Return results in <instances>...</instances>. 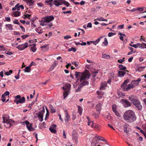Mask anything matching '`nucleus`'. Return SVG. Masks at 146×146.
I'll use <instances>...</instances> for the list:
<instances>
[{
    "mask_svg": "<svg viewBox=\"0 0 146 146\" xmlns=\"http://www.w3.org/2000/svg\"><path fill=\"white\" fill-rule=\"evenodd\" d=\"M25 1L27 3V5L29 6H32L34 5V1L33 0H23Z\"/></svg>",
    "mask_w": 146,
    "mask_h": 146,
    "instance_id": "dca6fc26",
    "label": "nucleus"
},
{
    "mask_svg": "<svg viewBox=\"0 0 146 146\" xmlns=\"http://www.w3.org/2000/svg\"><path fill=\"white\" fill-rule=\"evenodd\" d=\"M133 105L135 106L139 110H142V107L141 104L140 102L139 101Z\"/></svg>",
    "mask_w": 146,
    "mask_h": 146,
    "instance_id": "6ab92c4d",
    "label": "nucleus"
},
{
    "mask_svg": "<svg viewBox=\"0 0 146 146\" xmlns=\"http://www.w3.org/2000/svg\"><path fill=\"white\" fill-rule=\"evenodd\" d=\"M124 119L127 122L132 123L136 119L135 112L131 110L125 111L123 115Z\"/></svg>",
    "mask_w": 146,
    "mask_h": 146,
    "instance_id": "f03ea898",
    "label": "nucleus"
},
{
    "mask_svg": "<svg viewBox=\"0 0 146 146\" xmlns=\"http://www.w3.org/2000/svg\"><path fill=\"white\" fill-rule=\"evenodd\" d=\"M20 12L17 11L14 13V15L15 17H17L20 15Z\"/></svg>",
    "mask_w": 146,
    "mask_h": 146,
    "instance_id": "c03bdc74",
    "label": "nucleus"
},
{
    "mask_svg": "<svg viewBox=\"0 0 146 146\" xmlns=\"http://www.w3.org/2000/svg\"><path fill=\"white\" fill-rule=\"evenodd\" d=\"M104 19L102 17H99L97 18L95 20H97L99 21H103Z\"/></svg>",
    "mask_w": 146,
    "mask_h": 146,
    "instance_id": "de8ad7c7",
    "label": "nucleus"
},
{
    "mask_svg": "<svg viewBox=\"0 0 146 146\" xmlns=\"http://www.w3.org/2000/svg\"><path fill=\"white\" fill-rule=\"evenodd\" d=\"M118 67L120 70H125L126 68V67L123 66L122 64L119 65Z\"/></svg>",
    "mask_w": 146,
    "mask_h": 146,
    "instance_id": "f704fd0d",
    "label": "nucleus"
},
{
    "mask_svg": "<svg viewBox=\"0 0 146 146\" xmlns=\"http://www.w3.org/2000/svg\"><path fill=\"white\" fill-rule=\"evenodd\" d=\"M62 4L65 5L67 7H68L70 5V4L68 2L64 0H62Z\"/></svg>",
    "mask_w": 146,
    "mask_h": 146,
    "instance_id": "4c0bfd02",
    "label": "nucleus"
},
{
    "mask_svg": "<svg viewBox=\"0 0 146 146\" xmlns=\"http://www.w3.org/2000/svg\"><path fill=\"white\" fill-rule=\"evenodd\" d=\"M104 36H100L99 38H98L96 41H94L93 44L95 45H96L97 44H98L99 41H100V39L102 38Z\"/></svg>",
    "mask_w": 146,
    "mask_h": 146,
    "instance_id": "bb28decb",
    "label": "nucleus"
},
{
    "mask_svg": "<svg viewBox=\"0 0 146 146\" xmlns=\"http://www.w3.org/2000/svg\"><path fill=\"white\" fill-rule=\"evenodd\" d=\"M137 47H139V48H144L142 46V45L141 44H140L139 43H137Z\"/></svg>",
    "mask_w": 146,
    "mask_h": 146,
    "instance_id": "864d4df0",
    "label": "nucleus"
},
{
    "mask_svg": "<svg viewBox=\"0 0 146 146\" xmlns=\"http://www.w3.org/2000/svg\"><path fill=\"white\" fill-rule=\"evenodd\" d=\"M56 125L55 124L52 125L50 127L49 130L52 133H55L56 132L55 130Z\"/></svg>",
    "mask_w": 146,
    "mask_h": 146,
    "instance_id": "f3484780",
    "label": "nucleus"
},
{
    "mask_svg": "<svg viewBox=\"0 0 146 146\" xmlns=\"http://www.w3.org/2000/svg\"><path fill=\"white\" fill-rule=\"evenodd\" d=\"M129 82V80H126L124 82L123 84L121 85V87L122 90L123 88H126L127 86V84Z\"/></svg>",
    "mask_w": 146,
    "mask_h": 146,
    "instance_id": "412c9836",
    "label": "nucleus"
},
{
    "mask_svg": "<svg viewBox=\"0 0 146 146\" xmlns=\"http://www.w3.org/2000/svg\"><path fill=\"white\" fill-rule=\"evenodd\" d=\"M75 75L78 81L79 80L80 83L78 85L77 88L76 90L77 92H80L82 87L83 86L88 84L89 82L87 80L90 76V74L88 72L81 73L76 72Z\"/></svg>",
    "mask_w": 146,
    "mask_h": 146,
    "instance_id": "f257e3e1",
    "label": "nucleus"
},
{
    "mask_svg": "<svg viewBox=\"0 0 146 146\" xmlns=\"http://www.w3.org/2000/svg\"><path fill=\"white\" fill-rule=\"evenodd\" d=\"M25 101V98L24 97H22L21 98H19L18 100H15V102L17 104H18L19 103H24Z\"/></svg>",
    "mask_w": 146,
    "mask_h": 146,
    "instance_id": "2eb2a0df",
    "label": "nucleus"
},
{
    "mask_svg": "<svg viewBox=\"0 0 146 146\" xmlns=\"http://www.w3.org/2000/svg\"><path fill=\"white\" fill-rule=\"evenodd\" d=\"M31 15L28 14H27L25 15H23V18L24 19H25L26 18H28L29 19V17L31 16Z\"/></svg>",
    "mask_w": 146,
    "mask_h": 146,
    "instance_id": "09e8293b",
    "label": "nucleus"
},
{
    "mask_svg": "<svg viewBox=\"0 0 146 146\" xmlns=\"http://www.w3.org/2000/svg\"><path fill=\"white\" fill-rule=\"evenodd\" d=\"M120 102L125 108H127L131 106L130 102L125 99L121 100Z\"/></svg>",
    "mask_w": 146,
    "mask_h": 146,
    "instance_id": "1a4fd4ad",
    "label": "nucleus"
},
{
    "mask_svg": "<svg viewBox=\"0 0 146 146\" xmlns=\"http://www.w3.org/2000/svg\"><path fill=\"white\" fill-rule=\"evenodd\" d=\"M123 130L126 133H128V131L127 130L126 126H124L123 127Z\"/></svg>",
    "mask_w": 146,
    "mask_h": 146,
    "instance_id": "bf43d9fd",
    "label": "nucleus"
},
{
    "mask_svg": "<svg viewBox=\"0 0 146 146\" xmlns=\"http://www.w3.org/2000/svg\"><path fill=\"white\" fill-rule=\"evenodd\" d=\"M118 34L120 35V36H119V38L122 41H123L124 40L123 39V36H122V35L121 34H122V33H121L120 32H119Z\"/></svg>",
    "mask_w": 146,
    "mask_h": 146,
    "instance_id": "79ce46f5",
    "label": "nucleus"
},
{
    "mask_svg": "<svg viewBox=\"0 0 146 146\" xmlns=\"http://www.w3.org/2000/svg\"><path fill=\"white\" fill-rule=\"evenodd\" d=\"M45 112V110L44 107L43 108L42 110L39 112L37 113V115L38 118V119L40 122L43 120V115Z\"/></svg>",
    "mask_w": 146,
    "mask_h": 146,
    "instance_id": "423d86ee",
    "label": "nucleus"
},
{
    "mask_svg": "<svg viewBox=\"0 0 146 146\" xmlns=\"http://www.w3.org/2000/svg\"><path fill=\"white\" fill-rule=\"evenodd\" d=\"M97 93L98 95V97L100 98L102 97L104 95V92L102 91H98L97 92Z\"/></svg>",
    "mask_w": 146,
    "mask_h": 146,
    "instance_id": "5701e85b",
    "label": "nucleus"
},
{
    "mask_svg": "<svg viewBox=\"0 0 146 146\" xmlns=\"http://www.w3.org/2000/svg\"><path fill=\"white\" fill-rule=\"evenodd\" d=\"M5 20L7 21L10 22L11 21L10 18L9 17H6Z\"/></svg>",
    "mask_w": 146,
    "mask_h": 146,
    "instance_id": "69168bd1",
    "label": "nucleus"
},
{
    "mask_svg": "<svg viewBox=\"0 0 146 146\" xmlns=\"http://www.w3.org/2000/svg\"><path fill=\"white\" fill-rule=\"evenodd\" d=\"M128 99L133 105L139 101L138 98L134 95H131L129 96Z\"/></svg>",
    "mask_w": 146,
    "mask_h": 146,
    "instance_id": "6e6552de",
    "label": "nucleus"
},
{
    "mask_svg": "<svg viewBox=\"0 0 146 146\" xmlns=\"http://www.w3.org/2000/svg\"><path fill=\"white\" fill-rule=\"evenodd\" d=\"M103 44L105 46H107L108 44V42L106 38H104V41L103 42Z\"/></svg>",
    "mask_w": 146,
    "mask_h": 146,
    "instance_id": "49530a36",
    "label": "nucleus"
},
{
    "mask_svg": "<svg viewBox=\"0 0 146 146\" xmlns=\"http://www.w3.org/2000/svg\"><path fill=\"white\" fill-rule=\"evenodd\" d=\"M124 24L119 25L117 27V29H123L124 28Z\"/></svg>",
    "mask_w": 146,
    "mask_h": 146,
    "instance_id": "3c124183",
    "label": "nucleus"
},
{
    "mask_svg": "<svg viewBox=\"0 0 146 146\" xmlns=\"http://www.w3.org/2000/svg\"><path fill=\"white\" fill-rule=\"evenodd\" d=\"M54 19V17L52 15L47 16L44 18H42L41 21H39L40 24L42 26L47 25L48 23H50L51 21Z\"/></svg>",
    "mask_w": 146,
    "mask_h": 146,
    "instance_id": "20e7f679",
    "label": "nucleus"
},
{
    "mask_svg": "<svg viewBox=\"0 0 146 146\" xmlns=\"http://www.w3.org/2000/svg\"><path fill=\"white\" fill-rule=\"evenodd\" d=\"M88 28H91L92 27V24L91 23H89L87 24V25L86 26Z\"/></svg>",
    "mask_w": 146,
    "mask_h": 146,
    "instance_id": "e2e57ef3",
    "label": "nucleus"
},
{
    "mask_svg": "<svg viewBox=\"0 0 146 146\" xmlns=\"http://www.w3.org/2000/svg\"><path fill=\"white\" fill-rule=\"evenodd\" d=\"M102 57L103 58L107 59H109L110 58V56L109 55L105 54H102Z\"/></svg>",
    "mask_w": 146,
    "mask_h": 146,
    "instance_id": "72a5a7b5",
    "label": "nucleus"
},
{
    "mask_svg": "<svg viewBox=\"0 0 146 146\" xmlns=\"http://www.w3.org/2000/svg\"><path fill=\"white\" fill-rule=\"evenodd\" d=\"M28 46V44L27 42H26L24 44L21 45H19L16 46V48H17L20 50H22L25 49Z\"/></svg>",
    "mask_w": 146,
    "mask_h": 146,
    "instance_id": "9d476101",
    "label": "nucleus"
},
{
    "mask_svg": "<svg viewBox=\"0 0 146 146\" xmlns=\"http://www.w3.org/2000/svg\"><path fill=\"white\" fill-rule=\"evenodd\" d=\"M64 111L65 112L64 120L65 123H66L68 121L70 120V118L67 111L65 110Z\"/></svg>",
    "mask_w": 146,
    "mask_h": 146,
    "instance_id": "f8f14e48",
    "label": "nucleus"
},
{
    "mask_svg": "<svg viewBox=\"0 0 146 146\" xmlns=\"http://www.w3.org/2000/svg\"><path fill=\"white\" fill-rule=\"evenodd\" d=\"M102 105L100 103L98 104L96 106V109L97 111L100 112L101 110Z\"/></svg>",
    "mask_w": 146,
    "mask_h": 146,
    "instance_id": "a878e982",
    "label": "nucleus"
},
{
    "mask_svg": "<svg viewBox=\"0 0 146 146\" xmlns=\"http://www.w3.org/2000/svg\"><path fill=\"white\" fill-rule=\"evenodd\" d=\"M23 123H25L26 124L27 127L29 131H33L35 129L32 127V124L30 123L27 121H25Z\"/></svg>",
    "mask_w": 146,
    "mask_h": 146,
    "instance_id": "9b49d317",
    "label": "nucleus"
},
{
    "mask_svg": "<svg viewBox=\"0 0 146 146\" xmlns=\"http://www.w3.org/2000/svg\"><path fill=\"white\" fill-rule=\"evenodd\" d=\"M106 119L108 120L111 121L112 119V117L109 115H107L106 116Z\"/></svg>",
    "mask_w": 146,
    "mask_h": 146,
    "instance_id": "8fccbe9b",
    "label": "nucleus"
},
{
    "mask_svg": "<svg viewBox=\"0 0 146 146\" xmlns=\"http://www.w3.org/2000/svg\"><path fill=\"white\" fill-rule=\"evenodd\" d=\"M94 138H95V139H98L99 140H100V139H103V137H102L99 136H98L96 135L95 137Z\"/></svg>",
    "mask_w": 146,
    "mask_h": 146,
    "instance_id": "37998d69",
    "label": "nucleus"
},
{
    "mask_svg": "<svg viewBox=\"0 0 146 146\" xmlns=\"http://www.w3.org/2000/svg\"><path fill=\"white\" fill-rule=\"evenodd\" d=\"M124 59V58H123V59H120L119 60H118L117 62L119 63H122L123 62L125 61Z\"/></svg>",
    "mask_w": 146,
    "mask_h": 146,
    "instance_id": "6e6d98bb",
    "label": "nucleus"
},
{
    "mask_svg": "<svg viewBox=\"0 0 146 146\" xmlns=\"http://www.w3.org/2000/svg\"><path fill=\"white\" fill-rule=\"evenodd\" d=\"M98 141L95 138H93L92 141L91 143V146H96L98 143Z\"/></svg>",
    "mask_w": 146,
    "mask_h": 146,
    "instance_id": "b1692460",
    "label": "nucleus"
},
{
    "mask_svg": "<svg viewBox=\"0 0 146 146\" xmlns=\"http://www.w3.org/2000/svg\"><path fill=\"white\" fill-rule=\"evenodd\" d=\"M78 135L76 131L75 130L73 131L72 134V139L74 141V142L76 144H77L78 142Z\"/></svg>",
    "mask_w": 146,
    "mask_h": 146,
    "instance_id": "0eeeda50",
    "label": "nucleus"
},
{
    "mask_svg": "<svg viewBox=\"0 0 146 146\" xmlns=\"http://www.w3.org/2000/svg\"><path fill=\"white\" fill-rule=\"evenodd\" d=\"M91 127L94 128L96 130L98 131L99 130L100 126L98 124L96 123H93L91 125Z\"/></svg>",
    "mask_w": 146,
    "mask_h": 146,
    "instance_id": "a211bd4d",
    "label": "nucleus"
},
{
    "mask_svg": "<svg viewBox=\"0 0 146 146\" xmlns=\"http://www.w3.org/2000/svg\"><path fill=\"white\" fill-rule=\"evenodd\" d=\"M36 44H34L33 46L31 48V50L33 52H35L36 50Z\"/></svg>",
    "mask_w": 146,
    "mask_h": 146,
    "instance_id": "2f4dec72",
    "label": "nucleus"
},
{
    "mask_svg": "<svg viewBox=\"0 0 146 146\" xmlns=\"http://www.w3.org/2000/svg\"><path fill=\"white\" fill-rule=\"evenodd\" d=\"M143 11V9L141 7H138L137 9V11Z\"/></svg>",
    "mask_w": 146,
    "mask_h": 146,
    "instance_id": "338daca9",
    "label": "nucleus"
},
{
    "mask_svg": "<svg viewBox=\"0 0 146 146\" xmlns=\"http://www.w3.org/2000/svg\"><path fill=\"white\" fill-rule=\"evenodd\" d=\"M114 112L115 113V114L117 116L119 117H121L120 114V113H119V112L117 111H115Z\"/></svg>",
    "mask_w": 146,
    "mask_h": 146,
    "instance_id": "5fc2aeb1",
    "label": "nucleus"
},
{
    "mask_svg": "<svg viewBox=\"0 0 146 146\" xmlns=\"http://www.w3.org/2000/svg\"><path fill=\"white\" fill-rule=\"evenodd\" d=\"M134 87V86H133L131 83L128 85V86L125 88H123V91H127L131 89H132Z\"/></svg>",
    "mask_w": 146,
    "mask_h": 146,
    "instance_id": "ddd939ff",
    "label": "nucleus"
},
{
    "mask_svg": "<svg viewBox=\"0 0 146 146\" xmlns=\"http://www.w3.org/2000/svg\"><path fill=\"white\" fill-rule=\"evenodd\" d=\"M98 73V71H94L92 72V76H93L94 77H95L96 76V74Z\"/></svg>",
    "mask_w": 146,
    "mask_h": 146,
    "instance_id": "603ef678",
    "label": "nucleus"
},
{
    "mask_svg": "<svg viewBox=\"0 0 146 146\" xmlns=\"http://www.w3.org/2000/svg\"><path fill=\"white\" fill-rule=\"evenodd\" d=\"M126 74V72L125 71H119L118 73V76L119 77H123Z\"/></svg>",
    "mask_w": 146,
    "mask_h": 146,
    "instance_id": "393cba45",
    "label": "nucleus"
},
{
    "mask_svg": "<svg viewBox=\"0 0 146 146\" xmlns=\"http://www.w3.org/2000/svg\"><path fill=\"white\" fill-rule=\"evenodd\" d=\"M112 110L113 112L117 111V107L116 106L115 104H113L112 105Z\"/></svg>",
    "mask_w": 146,
    "mask_h": 146,
    "instance_id": "ea45409f",
    "label": "nucleus"
},
{
    "mask_svg": "<svg viewBox=\"0 0 146 146\" xmlns=\"http://www.w3.org/2000/svg\"><path fill=\"white\" fill-rule=\"evenodd\" d=\"M3 119L2 122L4 123V126L7 128H10L15 122L14 120L9 119V117L7 115L3 117Z\"/></svg>",
    "mask_w": 146,
    "mask_h": 146,
    "instance_id": "7ed1b4c3",
    "label": "nucleus"
},
{
    "mask_svg": "<svg viewBox=\"0 0 146 146\" xmlns=\"http://www.w3.org/2000/svg\"><path fill=\"white\" fill-rule=\"evenodd\" d=\"M29 36V35H25L21 36V37L23 39Z\"/></svg>",
    "mask_w": 146,
    "mask_h": 146,
    "instance_id": "774afa93",
    "label": "nucleus"
},
{
    "mask_svg": "<svg viewBox=\"0 0 146 146\" xmlns=\"http://www.w3.org/2000/svg\"><path fill=\"white\" fill-rule=\"evenodd\" d=\"M71 36L70 35H67L66 36H64V38L65 39H68L69 38H71Z\"/></svg>",
    "mask_w": 146,
    "mask_h": 146,
    "instance_id": "4d7b16f0",
    "label": "nucleus"
},
{
    "mask_svg": "<svg viewBox=\"0 0 146 146\" xmlns=\"http://www.w3.org/2000/svg\"><path fill=\"white\" fill-rule=\"evenodd\" d=\"M5 26L8 30H12L13 29L12 26L11 24H6L5 25Z\"/></svg>",
    "mask_w": 146,
    "mask_h": 146,
    "instance_id": "7c9ffc66",
    "label": "nucleus"
},
{
    "mask_svg": "<svg viewBox=\"0 0 146 146\" xmlns=\"http://www.w3.org/2000/svg\"><path fill=\"white\" fill-rule=\"evenodd\" d=\"M72 64L74 65L76 67H77L78 66V64L75 62H71Z\"/></svg>",
    "mask_w": 146,
    "mask_h": 146,
    "instance_id": "0e129e2a",
    "label": "nucleus"
},
{
    "mask_svg": "<svg viewBox=\"0 0 146 146\" xmlns=\"http://www.w3.org/2000/svg\"><path fill=\"white\" fill-rule=\"evenodd\" d=\"M114 34H115L114 33L110 32L108 33V35L109 37H111Z\"/></svg>",
    "mask_w": 146,
    "mask_h": 146,
    "instance_id": "052dcab7",
    "label": "nucleus"
},
{
    "mask_svg": "<svg viewBox=\"0 0 146 146\" xmlns=\"http://www.w3.org/2000/svg\"><path fill=\"white\" fill-rule=\"evenodd\" d=\"M36 32L39 34H41L42 33V30L41 29V27H38L35 30Z\"/></svg>",
    "mask_w": 146,
    "mask_h": 146,
    "instance_id": "c85d7f7f",
    "label": "nucleus"
},
{
    "mask_svg": "<svg viewBox=\"0 0 146 146\" xmlns=\"http://www.w3.org/2000/svg\"><path fill=\"white\" fill-rule=\"evenodd\" d=\"M12 73V70H10L9 71H7L5 72V75L7 76L10 75Z\"/></svg>",
    "mask_w": 146,
    "mask_h": 146,
    "instance_id": "a18cd8bd",
    "label": "nucleus"
},
{
    "mask_svg": "<svg viewBox=\"0 0 146 146\" xmlns=\"http://www.w3.org/2000/svg\"><path fill=\"white\" fill-rule=\"evenodd\" d=\"M80 42H81L80 43V42H75V44L77 45H80L82 46L83 45H86V42H83L81 41H80Z\"/></svg>",
    "mask_w": 146,
    "mask_h": 146,
    "instance_id": "c756f323",
    "label": "nucleus"
},
{
    "mask_svg": "<svg viewBox=\"0 0 146 146\" xmlns=\"http://www.w3.org/2000/svg\"><path fill=\"white\" fill-rule=\"evenodd\" d=\"M30 66H27L26 67L24 71L25 72H30Z\"/></svg>",
    "mask_w": 146,
    "mask_h": 146,
    "instance_id": "c9c22d12",
    "label": "nucleus"
},
{
    "mask_svg": "<svg viewBox=\"0 0 146 146\" xmlns=\"http://www.w3.org/2000/svg\"><path fill=\"white\" fill-rule=\"evenodd\" d=\"M107 84L106 82H103L101 83L100 89L104 90L107 87Z\"/></svg>",
    "mask_w": 146,
    "mask_h": 146,
    "instance_id": "4be33fe9",
    "label": "nucleus"
},
{
    "mask_svg": "<svg viewBox=\"0 0 146 146\" xmlns=\"http://www.w3.org/2000/svg\"><path fill=\"white\" fill-rule=\"evenodd\" d=\"M93 123V122H92L90 120H89L88 121L87 124L90 126V125H91Z\"/></svg>",
    "mask_w": 146,
    "mask_h": 146,
    "instance_id": "680f3d73",
    "label": "nucleus"
},
{
    "mask_svg": "<svg viewBox=\"0 0 146 146\" xmlns=\"http://www.w3.org/2000/svg\"><path fill=\"white\" fill-rule=\"evenodd\" d=\"M50 108L52 113H54L56 111V110L52 106H50Z\"/></svg>",
    "mask_w": 146,
    "mask_h": 146,
    "instance_id": "58836bf2",
    "label": "nucleus"
},
{
    "mask_svg": "<svg viewBox=\"0 0 146 146\" xmlns=\"http://www.w3.org/2000/svg\"><path fill=\"white\" fill-rule=\"evenodd\" d=\"M58 64V61H55L52 65V66L50 67V69L52 70H53L54 68Z\"/></svg>",
    "mask_w": 146,
    "mask_h": 146,
    "instance_id": "cd10ccee",
    "label": "nucleus"
},
{
    "mask_svg": "<svg viewBox=\"0 0 146 146\" xmlns=\"http://www.w3.org/2000/svg\"><path fill=\"white\" fill-rule=\"evenodd\" d=\"M78 112L80 115H82V108L80 106H78Z\"/></svg>",
    "mask_w": 146,
    "mask_h": 146,
    "instance_id": "473e14b6",
    "label": "nucleus"
},
{
    "mask_svg": "<svg viewBox=\"0 0 146 146\" xmlns=\"http://www.w3.org/2000/svg\"><path fill=\"white\" fill-rule=\"evenodd\" d=\"M63 136L64 138V139L66 138V132L64 130H63Z\"/></svg>",
    "mask_w": 146,
    "mask_h": 146,
    "instance_id": "13d9d810",
    "label": "nucleus"
},
{
    "mask_svg": "<svg viewBox=\"0 0 146 146\" xmlns=\"http://www.w3.org/2000/svg\"><path fill=\"white\" fill-rule=\"evenodd\" d=\"M9 93L8 91H6L3 94L1 97V98H4L6 96H8L9 95Z\"/></svg>",
    "mask_w": 146,
    "mask_h": 146,
    "instance_id": "e433bc0d",
    "label": "nucleus"
},
{
    "mask_svg": "<svg viewBox=\"0 0 146 146\" xmlns=\"http://www.w3.org/2000/svg\"><path fill=\"white\" fill-rule=\"evenodd\" d=\"M76 50L74 48L72 47L70 48H69L68 49V52H70L71 51H73L74 52H75L76 51Z\"/></svg>",
    "mask_w": 146,
    "mask_h": 146,
    "instance_id": "a19ab883",
    "label": "nucleus"
},
{
    "mask_svg": "<svg viewBox=\"0 0 146 146\" xmlns=\"http://www.w3.org/2000/svg\"><path fill=\"white\" fill-rule=\"evenodd\" d=\"M53 4L57 7L62 5V0H55L53 1Z\"/></svg>",
    "mask_w": 146,
    "mask_h": 146,
    "instance_id": "4468645a",
    "label": "nucleus"
},
{
    "mask_svg": "<svg viewBox=\"0 0 146 146\" xmlns=\"http://www.w3.org/2000/svg\"><path fill=\"white\" fill-rule=\"evenodd\" d=\"M70 87L71 85L70 84H67L64 86L62 88L64 90V92L63 93L64 98V99H65L68 95L70 92Z\"/></svg>",
    "mask_w": 146,
    "mask_h": 146,
    "instance_id": "39448f33",
    "label": "nucleus"
},
{
    "mask_svg": "<svg viewBox=\"0 0 146 146\" xmlns=\"http://www.w3.org/2000/svg\"><path fill=\"white\" fill-rule=\"evenodd\" d=\"M141 79L139 78L137 80H134L131 81V83L133 86H137L139 84V82L141 81Z\"/></svg>",
    "mask_w": 146,
    "mask_h": 146,
    "instance_id": "aec40b11",
    "label": "nucleus"
}]
</instances>
